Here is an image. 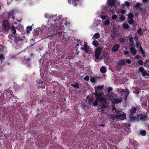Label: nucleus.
Instances as JSON below:
<instances>
[{"label": "nucleus", "instance_id": "58836bf2", "mask_svg": "<svg viewBox=\"0 0 149 149\" xmlns=\"http://www.w3.org/2000/svg\"><path fill=\"white\" fill-rule=\"evenodd\" d=\"M140 3H137L135 5V8H140Z\"/></svg>", "mask_w": 149, "mask_h": 149}, {"label": "nucleus", "instance_id": "cd10ccee", "mask_svg": "<svg viewBox=\"0 0 149 149\" xmlns=\"http://www.w3.org/2000/svg\"><path fill=\"white\" fill-rule=\"evenodd\" d=\"M31 61L29 59H27V63L26 64L27 66L28 67L30 66V64H31Z\"/></svg>", "mask_w": 149, "mask_h": 149}, {"label": "nucleus", "instance_id": "473e14b6", "mask_svg": "<svg viewBox=\"0 0 149 149\" xmlns=\"http://www.w3.org/2000/svg\"><path fill=\"white\" fill-rule=\"evenodd\" d=\"M134 15H133L132 13H129L128 15V19L133 18Z\"/></svg>", "mask_w": 149, "mask_h": 149}, {"label": "nucleus", "instance_id": "4468645a", "mask_svg": "<svg viewBox=\"0 0 149 149\" xmlns=\"http://www.w3.org/2000/svg\"><path fill=\"white\" fill-rule=\"evenodd\" d=\"M119 47V45L118 44H116L113 46L112 49L111 51L113 52H116L118 50Z\"/></svg>", "mask_w": 149, "mask_h": 149}, {"label": "nucleus", "instance_id": "412c9836", "mask_svg": "<svg viewBox=\"0 0 149 149\" xmlns=\"http://www.w3.org/2000/svg\"><path fill=\"white\" fill-rule=\"evenodd\" d=\"M101 72L102 73H104L106 72V68L104 66L102 67L100 69Z\"/></svg>", "mask_w": 149, "mask_h": 149}, {"label": "nucleus", "instance_id": "5fc2aeb1", "mask_svg": "<svg viewBox=\"0 0 149 149\" xmlns=\"http://www.w3.org/2000/svg\"><path fill=\"white\" fill-rule=\"evenodd\" d=\"M0 47L1 48H3V47L1 45H0Z\"/></svg>", "mask_w": 149, "mask_h": 149}, {"label": "nucleus", "instance_id": "39448f33", "mask_svg": "<svg viewBox=\"0 0 149 149\" xmlns=\"http://www.w3.org/2000/svg\"><path fill=\"white\" fill-rule=\"evenodd\" d=\"M2 30L7 32L10 30V27L8 21L6 20H4L2 23Z\"/></svg>", "mask_w": 149, "mask_h": 149}, {"label": "nucleus", "instance_id": "680f3d73", "mask_svg": "<svg viewBox=\"0 0 149 149\" xmlns=\"http://www.w3.org/2000/svg\"><path fill=\"white\" fill-rule=\"evenodd\" d=\"M1 83H0V86H1Z\"/></svg>", "mask_w": 149, "mask_h": 149}, {"label": "nucleus", "instance_id": "bb28decb", "mask_svg": "<svg viewBox=\"0 0 149 149\" xmlns=\"http://www.w3.org/2000/svg\"><path fill=\"white\" fill-rule=\"evenodd\" d=\"M73 3L74 5V6H77V3L78 2L79 0H72Z\"/></svg>", "mask_w": 149, "mask_h": 149}, {"label": "nucleus", "instance_id": "4d7b16f0", "mask_svg": "<svg viewBox=\"0 0 149 149\" xmlns=\"http://www.w3.org/2000/svg\"><path fill=\"white\" fill-rule=\"evenodd\" d=\"M79 44H77V45H76V46H79Z\"/></svg>", "mask_w": 149, "mask_h": 149}, {"label": "nucleus", "instance_id": "c03bdc74", "mask_svg": "<svg viewBox=\"0 0 149 149\" xmlns=\"http://www.w3.org/2000/svg\"><path fill=\"white\" fill-rule=\"evenodd\" d=\"M125 19V17L123 16H121V17L120 19H121V20H124Z\"/></svg>", "mask_w": 149, "mask_h": 149}, {"label": "nucleus", "instance_id": "20e7f679", "mask_svg": "<svg viewBox=\"0 0 149 149\" xmlns=\"http://www.w3.org/2000/svg\"><path fill=\"white\" fill-rule=\"evenodd\" d=\"M136 111L135 108L133 107L130 110V112L131 114L130 116V119L132 120L138 121L139 119L143 120L144 118L143 116L140 115L139 113L136 114V113L135 112Z\"/></svg>", "mask_w": 149, "mask_h": 149}, {"label": "nucleus", "instance_id": "b1692460", "mask_svg": "<svg viewBox=\"0 0 149 149\" xmlns=\"http://www.w3.org/2000/svg\"><path fill=\"white\" fill-rule=\"evenodd\" d=\"M96 78L94 77H92L90 79V81L92 83L96 82Z\"/></svg>", "mask_w": 149, "mask_h": 149}, {"label": "nucleus", "instance_id": "f257e3e1", "mask_svg": "<svg viewBox=\"0 0 149 149\" xmlns=\"http://www.w3.org/2000/svg\"><path fill=\"white\" fill-rule=\"evenodd\" d=\"M44 16L49 19V22L47 26L43 25L42 28L44 31H47V33H49L50 36L56 35L60 38L63 34L66 35V33H63L62 31L64 26H67L69 24L67 21V18L63 19L61 15L58 16L56 14H49L47 13H45Z\"/></svg>", "mask_w": 149, "mask_h": 149}, {"label": "nucleus", "instance_id": "2f4dec72", "mask_svg": "<svg viewBox=\"0 0 149 149\" xmlns=\"http://www.w3.org/2000/svg\"><path fill=\"white\" fill-rule=\"evenodd\" d=\"M72 85L74 87L76 88H79V84L77 83H76L74 84H72Z\"/></svg>", "mask_w": 149, "mask_h": 149}, {"label": "nucleus", "instance_id": "423d86ee", "mask_svg": "<svg viewBox=\"0 0 149 149\" xmlns=\"http://www.w3.org/2000/svg\"><path fill=\"white\" fill-rule=\"evenodd\" d=\"M37 84L36 85L38 88H45V87L46 83L45 81H43L39 79H38L36 81Z\"/></svg>", "mask_w": 149, "mask_h": 149}, {"label": "nucleus", "instance_id": "9b49d317", "mask_svg": "<svg viewBox=\"0 0 149 149\" xmlns=\"http://www.w3.org/2000/svg\"><path fill=\"white\" fill-rule=\"evenodd\" d=\"M81 49L85 51L86 53H89L88 52V46L87 45V42H84V45L83 47H81Z\"/></svg>", "mask_w": 149, "mask_h": 149}, {"label": "nucleus", "instance_id": "a18cd8bd", "mask_svg": "<svg viewBox=\"0 0 149 149\" xmlns=\"http://www.w3.org/2000/svg\"><path fill=\"white\" fill-rule=\"evenodd\" d=\"M12 37L13 36L12 35H9L8 36V38L9 39H11Z\"/></svg>", "mask_w": 149, "mask_h": 149}, {"label": "nucleus", "instance_id": "ea45409f", "mask_svg": "<svg viewBox=\"0 0 149 149\" xmlns=\"http://www.w3.org/2000/svg\"><path fill=\"white\" fill-rule=\"evenodd\" d=\"M85 80L86 81H88L89 80V77L88 76H87L84 78Z\"/></svg>", "mask_w": 149, "mask_h": 149}, {"label": "nucleus", "instance_id": "72a5a7b5", "mask_svg": "<svg viewBox=\"0 0 149 149\" xmlns=\"http://www.w3.org/2000/svg\"><path fill=\"white\" fill-rule=\"evenodd\" d=\"M107 93L109 94V93L112 90V88L111 87H109L107 89Z\"/></svg>", "mask_w": 149, "mask_h": 149}, {"label": "nucleus", "instance_id": "f3484780", "mask_svg": "<svg viewBox=\"0 0 149 149\" xmlns=\"http://www.w3.org/2000/svg\"><path fill=\"white\" fill-rule=\"evenodd\" d=\"M129 40L130 43V46L132 47L134 46L133 42V38L132 37H130L129 38Z\"/></svg>", "mask_w": 149, "mask_h": 149}, {"label": "nucleus", "instance_id": "7ed1b4c3", "mask_svg": "<svg viewBox=\"0 0 149 149\" xmlns=\"http://www.w3.org/2000/svg\"><path fill=\"white\" fill-rule=\"evenodd\" d=\"M116 0H108V3L109 6L107 8L103 9L102 10L101 16L100 17L102 19H107L103 22L104 26L109 25L110 24V22L108 18V14L111 13L112 14L114 13L117 9L116 6L115 4V2Z\"/></svg>", "mask_w": 149, "mask_h": 149}, {"label": "nucleus", "instance_id": "a878e982", "mask_svg": "<svg viewBox=\"0 0 149 149\" xmlns=\"http://www.w3.org/2000/svg\"><path fill=\"white\" fill-rule=\"evenodd\" d=\"M93 44L95 47H97L98 45V43L97 40H95L93 41Z\"/></svg>", "mask_w": 149, "mask_h": 149}, {"label": "nucleus", "instance_id": "f03ea898", "mask_svg": "<svg viewBox=\"0 0 149 149\" xmlns=\"http://www.w3.org/2000/svg\"><path fill=\"white\" fill-rule=\"evenodd\" d=\"M104 86H95V87L96 100L93 103L94 105L96 106L98 108V110L100 109L101 112L104 113L106 112L105 111L108 109V104L104 97H106L111 100L114 103H118L122 101L121 97L118 98L116 95L113 93L109 94L107 96H103V93L101 91L103 89Z\"/></svg>", "mask_w": 149, "mask_h": 149}, {"label": "nucleus", "instance_id": "0eeeda50", "mask_svg": "<svg viewBox=\"0 0 149 149\" xmlns=\"http://www.w3.org/2000/svg\"><path fill=\"white\" fill-rule=\"evenodd\" d=\"M118 91L120 92L122 96L123 95H125V99L126 100L129 94L128 90L127 89H125L124 90L123 89H118Z\"/></svg>", "mask_w": 149, "mask_h": 149}, {"label": "nucleus", "instance_id": "79ce46f5", "mask_svg": "<svg viewBox=\"0 0 149 149\" xmlns=\"http://www.w3.org/2000/svg\"><path fill=\"white\" fill-rule=\"evenodd\" d=\"M138 63L141 65H143V62L142 60H139L138 61Z\"/></svg>", "mask_w": 149, "mask_h": 149}, {"label": "nucleus", "instance_id": "6e6552de", "mask_svg": "<svg viewBox=\"0 0 149 149\" xmlns=\"http://www.w3.org/2000/svg\"><path fill=\"white\" fill-rule=\"evenodd\" d=\"M139 71L142 73V75L145 77H147L149 76V72H147L142 67L139 68Z\"/></svg>", "mask_w": 149, "mask_h": 149}, {"label": "nucleus", "instance_id": "393cba45", "mask_svg": "<svg viewBox=\"0 0 149 149\" xmlns=\"http://www.w3.org/2000/svg\"><path fill=\"white\" fill-rule=\"evenodd\" d=\"M4 58V56L3 54H0V62L2 63Z\"/></svg>", "mask_w": 149, "mask_h": 149}, {"label": "nucleus", "instance_id": "dca6fc26", "mask_svg": "<svg viewBox=\"0 0 149 149\" xmlns=\"http://www.w3.org/2000/svg\"><path fill=\"white\" fill-rule=\"evenodd\" d=\"M130 51L133 55H135L137 52V51L134 47H131L130 49Z\"/></svg>", "mask_w": 149, "mask_h": 149}, {"label": "nucleus", "instance_id": "c9c22d12", "mask_svg": "<svg viewBox=\"0 0 149 149\" xmlns=\"http://www.w3.org/2000/svg\"><path fill=\"white\" fill-rule=\"evenodd\" d=\"M125 5L128 7L130 6V3L128 1H125Z\"/></svg>", "mask_w": 149, "mask_h": 149}, {"label": "nucleus", "instance_id": "864d4df0", "mask_svg": "<svg viewBox=\"0 0 149 149\" xmlns=\"http://www.w3.org/2000/svg\"><path fill=\"white\" fill-rule=\"evenodd\" d=\"M136 58H139V56L138 55H137L136 56V57H135Z\"/></svg>", "mask_w": 149, "mask_h": 149}, {"label": "nucleus", "instance_id": "09e8293b", "mask_svg": "<svg viewBox=\"0 0 149 149\" xmlns=\"http://www.w3.org/2000/svg\"><path fill=\"white\" fill-rule=\"evenodd\" d=\"M109 62H111L113 60V59L111 58H109Z\"/></svg>", "mask_w": 149, "mask_h": 149}, {"label": "nucleus", "instance_id": "a19ab883", "mask_svg": "<svg viewBox=\"0 0 149 149\" xmlns=\"http://www.w3.org/2000/svg\"><path fill=\"white\" fill-rule=\"evenodd\" d=\"M142 30V29L141 28H139L137 30V32L138 33H141V31Z\"/></svg>", "mask_w": 149, "mask_h": 149}, {"label": "nucleus", "instance_id": "e433bc0d", "mask_svg": "<svg viewBox=\"0 0 149 149\" xmlns=\"http://www.w3.org/2000/svg\"><path fill=\"white\" fill-rule=\"evenodd\" d=\"M125 62H126L128 64H130L131 63V61L130 59H127L125 60Z\"/></svg>", "mask_w": 149, "mask_h": 149}, {"label": "nucleus", "instance_id": "0e129e2a", "mask_svg": "<svg viewBox=\"0 0 149 149\" xmlns=\"http://www.w3.org/2000/svg\"><path fill=\"white\" fill-rule=\"evenodd\" d=\"M2 51V50H0V52H1Z\"/></svg>", "mask_w": 149, "mask_h": 149}, {"label": "nucleus", "instance_id": "6e6d98bb", "mask_svg": "<svg viewBox=\"0 0 149 149\" xmlns=\"http://www.w3.org/2000/svg\"><path fill=\"white\" fill-rule=\"evenodd\" d=\"M121 6H122V7L123 8L124 7V6H125L124 5H122Z\"/></svg>", "mask_w": 149, "mask_h": 149}, {"label": "nucleus", "instance_id": "f704fd0d", "mask_svg": "<svg viewBox=\"0 0 149 149\" xmlns=\"http://www.w3.org/2000/svg\"><path fill=\"white\" fill-rule=\"evenodd\" d=\"M124 54L125 55H126V57H129L130 55L129 54V52L126 51H124Z\"/></svg>", "mask_w": 149, "mask_h": 149}, {"label": "nucleus", "instance_id": "69168bd1", "mask_svg": "<svg viewBox=\"0 0 149 149\" xmlns=\"http://www.w3.org/2000/svg\"><path fill=\"white\" fill-rule=\"evenodd\" d=\"M53 92L54 93H55V91H53Z\"/></svg>", "mask_w": 149, "mask_h": 149}, {"label": "nucleus", "instance_id": "de8ad7c7", "mask_svg": "<svg viewBox=\"0 0 149 149\" xmlns=\"http://www.w3.org/2000/svg\"><path fill=\"white\" fill-rule=\"evenodd\" d=\"M20 39V37H18L16 39H15L14 41L15 42H17V40H19Z\"/></svg>", "mask_w": 149, "mask_h": 149}, {"label": "nucleus", "instance_id": "774afa93", "mask_svg": "<svg viewBox=\"0 0 149 149\" xmlns=\"http://www.w3.org/2000/svg\"><path fill=\"white\" fill-rule=\"evenodd\" d=\"M79 41L80 42V41H79Z\"/></svg>", "mask_w": 149, "mask_h": 149}, {"label": "nucleus", "instance_id": "c756f323", "mask_svg": "<svg viewBox=\"0 0 149 149\" xmlns=\"http://www.w3.org/2000/svg\"><path fill=\"white\" fill-rule=\"evenodd\" d=\"M128 19V22L130 24H132L134 22V20L133 18H130V19Z\"/></svg>", "mask_w": 149, "mask_h": 149}, {"label": "nucleus", "instance_id": "e2e57ef3", "mask_svg": "<svg viewBox=\"0 0 149 149\" xmlns=\"http://www.w3.org/2000/svg\"><path fill=\"white\" fill-rule=\"evenodd\" d=\"M115 111L116 112L117 111V110L116 109L115 110Z\"/></svg>", "mask_w": 149, "mask_h": 149}, {"label": "nucleus", "instance_id": "ddd939ff", "mask_svg": "<svg viewBox=\"0 0 149 149\" xmlns=\"http://www.w3.org/2000/svg\"><path fill=\"white\" fill-rule=\"evenodd\" d=\"M5 93L8 97L9 98L12 97L13 95L12 91L10 90H8L6 91Z\"/></svg>", "mask_w": 149, "mask_h": 149}, {"label": "nucleus", "instance_id": "338daca9", "mask_svg": "<svg viewBox=\"0 0 149 149\" xmlns=\"http://www.w3.org/2000/svg\"><path fill=\"white\" fill-rule=\"evenodd\" d=\"M139 45H140V43H139Z\"/></svg>", "mask_w": 149, "mask_h": 149}, {"label": "nucleus", "instance_id": "49530a36", "mask_svg": "<svg viewBox=\"0 0 149 149\" xmlns=\"http://www.w3.org/2000/svg\"><path fill=\"white\" fill-rule=\"evenodd\" d=\"M120 12H121V13L122 14H123L125 13V11L124 10H121L120 11Z\"/></svg>", "mask_w": 149, "mask_h": 149}, {"label": "nucleus", "instance_id": "f8f14e48", "mask_svg": "<svg viewBox=\"0 0 149 149\" xmlns=\"http://www.w3.org/2000/svg\"><path fill=\"white\" fill-rule=\"evenodd\" d=\"M126 64L125 59H123L121 60H119L117 63V64L120 66H124Z\"/></svg>", "mask_w": 149, "mask_h": 149}, {"label": "nucleus", "instance_id": "6ab92c4d", "mask_svg": "<svg viewBox=\"0 0 149 149\" xmlns=\"http://www.w3.org/2000/svg\"><path fill=\"white\" fill-rule=\"evenodd\" d=\"M11 29V33L13 34H15L16 33V28L14 26H12L10 28Z\"/></svg>", "mask_w": 149, "mask_h": 149}, {"label": "nucleus", "instance_id": "c85d7f7f", "mask_svg": "<svg viewBox=\"0 0 149 149\" xmlns=\"http://www.w3.org/2000/svg\"><path fill=\"white\" fill-rule=\"evenodd\" d=\"M123 27L126 29H128L129 27L128 25L127 24H124L123 25Z\"/></svg>", "mask_w": 149, "mask_h": 149}, {"label": "nucleus", "instance_id": "1a4fd4ad", "mask_svg": "<svg viewBox=\"0 0 149 149\" xmlns=\"http://www.w3.org/2000/svg\"><path fill=\"white\" fill-rule=\"evenodd\" d=\"M101 50L100 48H97L95 52V61L97 62L98 61V59L100 57V55L101 53Z\"/></svg>", "mask_w": 149, "mask_h": 149}, {"label": "nucleus", "instance_id": "37998d69", "mask_svg": "<svg viewBox=\"0 0 149 149\" xmlns=\"http://www.w3.org/2000/svg\"><path fill=\"white\" fill-rule=\"evenodd\" d=\"M134 140L131 139L130 140L129 142L131 144H133L134 143Z\"/></svg>", "mask_w": 149, "mask_h": 149}, {"label": "nucleus", "instance_id": "603ef678", "mask_svg": "<svg viewBox=\"0 0 149 149\" xmlns=\"http://www.w3.org/2000/svg\"><path fill=\"white\" fill-rule=\"evenodd\" d=\"M68 3H71V0H68Z\"/></svg>", "mask_w": 149, "mask_h": 149}, {"label": "nucleus", "instance_id": "052dcab7", "mask_svg": "<svg viewBox=\"0 0 149 149\" xmlns=\"http://www.w3.org/2000/svg\"><path fill=\"white\" fill-rule=\"evenodd\" d=\"M100 21H98V23H100Z\"/></svg>", "mask_w": 149, "mask_h": 149}, {"label": "nucleus", "instance_id": "13d9d810", "mask_svg": "<svg viewBox=\"0 0 149 149\" xmlns=\"http://www.w3.org/2000/svg\"><path fill=\"white\" fill-rule=\"evenodd\" d=\"M88 96H87V99H86V102L88 101Z\"/></svg>", "mask_w": 149, "mask_h": 149}, {"label": "nucleus", "instance_id": "8fccbe9b", "mask_svg": "<svg viewBox=\"0 0 149 149\" xmlns=\"http://www.w3.org/2000/svg\"><path fill=\"white\" fill-rule=\"evenodd\" d=\"M143 1L144 2H146L147 1V0H143Z\"/></svg>", "mask_w": 149, "mask_h": 149}, {"label": "nucleus", "instance_id": "3c124183", "mask_svg": "<svg viewBox=\"0 0 149 149\" xmlns=\"http://www.w3.org/2000/svg\"><path fill=\"white\" fill-rule=\"evenodd\" d=\"M104 124H102L101 125H100V126H104Z\"/></svg>", "mask_w": 149, "mask_h": 149}, {"label": "nucleus", "instance_id": "aec40b11", "mask_svg": "<svg viewBox=\"0 0 149 149\" xmlns=\"http://www.w3.org/2000/svg\"><path fill=\"white\" fill-rule=\"evenodd\" d=\"M146 134V132L144 130H140L139 132V134H141L143 136H145Z\"/></svg>", "mask_w": 149, "mask_h": 149}, {"label": "nucleus", "instance_id": "7c9ffc66", "mask_svg": "<svg viewBox=\"0 0 149 149\" xmlns=\"http://www.w3.org/2000/svg\"><path fill=\"white\" fill-rule=\"evenodd\" d=\"M140 50L141 51V53L143 55V56L144 57L145 56V53L143 51L142 48H141V46L140 45Z\"/></svg>", "mask_w": 149, "mask_h": 149}, {"label": "nucleus", "instance_id": "5701e85b", "mask_svg": "<svg viewBox=\"0 0 149 149\" xmlns=\"http://www.w3.org/2000/svg\"><path fill=\"white\" fill-rule=\"evenodd\" d=\"M17 28L19 31H22L23 30V27L21 25H19L17 26Z\"/></svg>", "mask_w": 149, "mask_h": 149}, {"label": "nucleus", "instance_id": "a211bd4d", "mask_svg": "<svg viewBox=\"0 0 149 149\" xmlns=\"http://www.w3.org/2000/svg\"><path fill=\"white\" fill-rule=\"evenodd\" d=\"M100 34L98 33H95L92 37L93 39H97L100 37Z\"/></svg>", "mask_w": 149, "mask_h": 149}, {"label": "nucleus", "instance_id": "4c0bfd02", "mask_svg": "<svg viewBox=\"0 0 149 149\" xmlns=\"http://www.w3.org/2000/svg\"><path fill=\"white\" fill-rule=\"evenodd\" d=\"M117 18V16L116 15H113L111 17V18L112 19L115 20Z\"/></svg>", "mask_w": 149, "mask_h": 149}, {"label": "nucleus", "instance_id": "bf43d9fd", "mask_svg": "<svg viewBox=\"0 0 149 149\" xmlns=\"http://www.w3.org/2000/svg\"><path fill=\"white\" fill-rule=\"evenodd\" d=\"M91 102H88V104H91Z\"/></svg>", "mask_w": 149, "mask_h": 149}, {"label": "nucleus", "instance_id": "4be33fe9", "mask_svg": "<svg viewBox=\"0 0 149 149\" xmlns=\"http://www.w3.org/2000/svg\"><path fill=\"white\" fill-rule=\"evenodd\" d=\"M27 31L26 32L27 33H28L29 32L32 30L33 28L31 26H28L26 28Z\"/></svg>", "mask_w": 149, "mask_h": 149}, {"label": "nucleus", "instance_id": "9d476101", "mask_svg": "<svg viewBox=\"0 0 149 149\" xmlns=\"http://www.w3.org/2000/svg\"><path fill=\"white\" fill-rule=\"evenodd\" d=\"M115 117L120 120H124L125 118L126 114L124 113H118V115L115 116Z\"/></svg>", "mask_w": 149, "mask_h": 149}, {"label": "nucleus", "instance_id": "2eb2a0df", "mask_svg": "<svg viewBox=\"0 0 149 149\" xmlns=\"http://www.w3.org/2000/svg\"><path fill=\"white\" fill-rule=\"evenodd\" d=\"M8 17H11L13 19H15V17L14 16L13 12L12 11H10L8 13Z\"/></svg>", "mask_w": 149, "mask_h": 149}]
</instances>
